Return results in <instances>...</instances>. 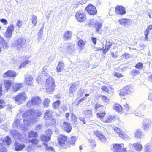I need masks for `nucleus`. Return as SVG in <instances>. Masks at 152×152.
Returning a JSON list of instances; mask_svg holds the SVG:
<instances>
[{"label": "nucleus", "mask_w": 152, "mask_h": 152, "mask_svg": "<svg viewBox=\"0 0 152 152\" xmlns=\"http://www.w3.org/2000/svg\"><path fill=\"white\" fill-rule=\"evenodd\" d=\"M132 75H138L140 72L139 70H133L131 71Z\"/></svg>", "instance_id": "nucleus-54"}, {"label": "nucleus", "mask_w": 152, "mask_h": 152, "mask_svg": "<svg viewBox=\"0 0 152 152\" xmlns=\"http://www.w3.org/2000/svg\"><path fill=\"white\" fill-rule=\"evenodd\" d=\"M60 103V101L58 100L52 103V106L55 109H57L59 106Z\"/></svg>", "instance_id": "nucleus-42"}, {"label": "nucleus", "mask_w": 152, "mask_h": 152, "mask_svg": "<svg viewBox=\"0 0 152 152\" xmlns=\"http://www.w3.org/2000/svg\"><path fill=\"white\" fill-rule=\"evenodd\" d=\"M123 143L114 144L113 145V151L114 152H127V149L124 147Z\"/></svg>", "instance_id": "nucleus-5"}, {"label": "nucleus", "mask_w": 152, "mask_h": 152, "mask_svg": "<svg viewBox=\"0 0 152 152\" xmlns=\"http://www.w3.org/2000/svg\"><path fill=\"white\" fill-rule=\"evenodd\" d=\"M70 115V113L69 112L66 113L65 114V117L66 120V121H69V117Z\"/></svg>", "instance_id": "nucleus-60"}, {"label": "nucleus", "mask_w": 152, "mask_h": 152, "mask_svg": "<svg viewBox=\"0 0 152 152\" xmlns=\"http://www.w3.org/2000/svg\"><path fill=\"white\" fill-rule=\"evenodd\" d=\"M64 67V64L62 61L59 62L58 64V66L57 67V71L60 72L62 71Z\"/></svg>", "instance_id": "nucleus-32"}, {"label": "nucleus", "mask_w": 152, "mask_h": 152, "mask_svg": "<svg viewBox=\"0 0 152 152\" xmlns=\"http://www.w3.org/2000/svg\"><path fill=\"white\" fill-rule=\"evenodd\" d=\"M11 143V140L9 136H7L4 140L2 139H0V145H3L7 144L8 146L10 145Z\"/></svg>", "instance_id": "nucleus-14"}, {"label": "nucleus", "mask_w": 152, "mask_h": 152, "mask_svg": "<svg viewBox=\"0 0 152 152\" xmlns=\"http://www.w3.org/2000/svg\"><path fill=\"white\" fill-rule=\"evenodd\" d=\"M50 99L48 98H45L43 103V105L45 107H49V104L50 102Z\"/></svg>", "instance_id": "nucleus-40"}, {"label": "nucleus", "mask_w": 152, "mask_h": 152, "mask_svg": "<svg viewBox=\"0 0 152 152\" xmlns=\"http://www.w3.org/2000/svg\"><path fill=\"white\" fill-rule=\"evenodd\" d=\"M142 134L141 130L137 129L134 133V137L137 138H140L142 137Z\"/></svg>", "instance_id": "nucleus-28"}, {"label": "nucleus", "mask_w": 152, "mask_h": 152, "mask_svg": "<svg viewBox=\"0 0 152 152\" xmlns=\"http://www.w3.org/2000/svg\"><path fill=\"white\" fill-rule=\"evenodd\" d=\"M23 86V85L22 83H16L13 86V89L14 91L16 92Z\"/></svg>", "instance_id": "nucleus-24"}, {"label": "nucleus", "mask_w": 152, "mask_h": 152, "mask_svg": "<svg viewBox=\"0 0 152 152\" xmlns=\"http://www.w3.org/2000/svg\"><path fill=\"white\" fill-rule=\"evenodd\" d=\"M2 44L4 49H7L8 48L9 46L8 43L6 42L3 41L2 42Z\"/></svg>", "instance_id": "nucleus-56"}, {"label": "nucleus", "mask_w": 152, "mask_h": 152, "mask_svg": "<svg viewBox=\"0 0 152 152\" xmlns=\"http://www.w3.org/2000/svg\"><path fill=\"white\" fill-rule=\"evenodd\" d=\"M13 98L16 103L18 104H20L23 102L25 101L27 98V97L25 93L23 92L19 93Z\"/></svg>", "instance_id": "nucleus-2"}, {"label": "nucleus", "mask_w": 152, "mask_h": 152, "mask_svg": "<svg viewBox=\"0 0 152 152\" xmlns=\"http://www.w3.org/2000/svg\"><path fill=\"white\" fill-rule=\"evenodd\" d=\"M63 129L64 131L68 133L71 132L72 127L70 123L64 121L63 123Z\"/></svg>", "instance_id": "nucleus-12"}, {"label": "nucleus", "mask_w": 152, "mask_h": 152, "mask_svg": "<svg viewBox=\"0 0 152 152\" xmlns=\"http://www.w3.org/2000/svg\"><path fill=\"white\" fill-rule=\"evenodd\" d=\"M35 116L33 119V121H34V122H36L37 121V118L41 117L42 115V113L41 111L39 110H36V111H35Z\"/></svg>", "instance_id": "nucleus-25"}, {"label": "nucleus", "mask_w": 152, "mask_h": 152, "mask_svg": "<svg viewBox=\"0 0 152 152\" xmlns=\"http://www.w3.org/2000/svg\"><path fill=\"white\" fill-rule=\"evenodd\" d=\"M89 141L90 143L89 146L91 147V149H94L96 145V143L95 140L90 139L89 140Z\"/></svg>", "instance_id": "nucleus-35"}, {"label": "nucleus", "mask_w": 152, "mask_h": 152, "mask_svg": "<svg viewBox=\"0 0 152 152\" xmlns=\"http://www.w3.org/2000/svg\"><path fill=\"white\" fill-rule=\"evenodd\" d=\"M38 136L37 132L34 131H31L28 132V137L31 139L28 140L27 142H26V143L29 142L31 144V145L27 146V150L28 152H32L35 149L34 146H36L38 145L39 140L38 139L36 138Z\"/></svg>", "instance_id": "nucleus-1"}, {"label": "nucleus", "mask_w": 152, "mask_h": 152, "mask_svg": "<svg viewBox=\"0 0 152 152\" xmlns=\"http://www.w3.org/2000/svg\"><path fill=\"white\" fill-rule=\"evenodd\" d=\"M6 106L5 100L3 99H0V109L4 108Z\"/></svg>", "instance_id": "nucleus-46"}, {"label": "nucleus", "mask_w": 152, "mask_h": 152, "mask_svg": "<svg viewBox=\"0 0 152 152\" xmlns=\"http://www.w3.org/2000/svg\"><path fill=\"white\" fill-rule=\"evenodd\" d=\"M45 133L47 135H42L40 136V139L41 141L44 142H47L51 139V135L52 134V131L50 129L47 130Z\"/></svg>", "instance_id": "nucleus-6"}, {"label": "nucleus", "mask_w": 152, "mask_h": 152, "mask_svg": "<svg viewBox=\"0 0 152 152\" xmlns=\"http://www.w3.org/2000/svg\"><path fill=\"white\" fill-rule=\"evenodd\" d=\"M94 25L96 32H98L102 27V24L98 22H96L94 23Z\"/></svg>", "instance_id": "nucleus-36"}, {"label": "nucleus", "mask_w": 152, "mask_h": 152, "mask_svg": "<svg viewBox=\"0 0 152 152\" xmlns=\"http://www.w3.org/2000/svg\"><path fill=\"white\" fill-rule=\"evenodd\" d=\"M116 13L121 15H123L126 13L125 8L121 6H117L115 8Z\"/></svg>", "instance_id": "nucleus-16"}, {"label": "nucleus", "mask_w": 152, "mask_h": 152, "mask_svg": "<svg viewBox=\"0 0 152 152\" xmlns=\"http://www.w3.org/2000/svg\"><path fill=\"white\" fill-rule=\"evenodd\" d=\"M75 16L77 20L80 22L84 21L86 18V15L83 12L80 10L76 12Z\"/></svg>", "instance_id": "nucleus-8"}, {"label": "nucleus", "mask_w": 152, "mask_h": 152, "mask_svg": "<svg viewBox=\"0 0 152 152\" xmlns=\"http://www.w3.org/2000/svg\"><path fill=\"white\" fill-rule=\"evenodd\" d=\"M67 137L63 134H60L57 139V142L59 146L64 148H66Z\"/></svg>", "instance_id": "nucleus-4"}, {"label": "nucleus", "mask_w": 152, "mask_h": 152, "mask_svg": "<svg viewBox=\"0 0 152 152\" xmlns=\"http://www.w3.org/2000/svg\"><path fill=\"white\" fill-rule=\"evenodd\" d=\"M12 84V82L8 80H6L4 81V86L5 88V90L6 91H8V90L10 88Z\"/></svg>", "instance_id": "nucleus-21"}, {"label": "nucleus", "mask_w": 152, "mask_h": 152, "mask_svg": "<svg viewBox=\"0 0 152 152\" xmlns=\"http://www.w3.org/2000/svg\"><path fill=\"white\" fill-rule=\"evenodd\" d=\"M28 60H25L21 64L19 68L20 69L22 67H24L26 66V64H28Z\"/></svg>", "instance_id": "nucleus-57"}, {"label": "nucleus", "mask_w": 152, "mask_h": 152, "mask_svg": "<svg viewBox=\"0 0 152 152\" xmlns=\"http://www.w3.org/2000/svg\"><path fill=\"white\" fill-rule=\"evenodd\" d=\"M22 22L19 20L17 21L16 25L18 27H20L22 25Z\"/></svg>", "instance_id": "nucleus-62"}, {"label": "nucleus", "mask_w": 152, "mask_h": 152, "mask_svg": "<svg viewBox=\"0 0 152 152\" xmlns=\"http://www.w3.org/2000/svg\"><path fill=\"white\" fill-rule=\"evenodd\" d=\"M35 111V110L33 109L27 110L23 113L22 116L24 118L32 116L34 114Z\"/></svg>", "instance_id": "nucleus-17"}, {"label": "nucleus", "mask_w": 152, "mask_h": 152, "mask_svg": "<svg viewBox=\"0 0 152 152\" xmlns=\"http://www.w3.org/2000/svg\"><path fill=\"white\" fill-rule=\"evenodd\" d=\"M114 117L111 115L106 116L104 118L103 120L102 121L104 123H109L111 122L114 119Z\"/></svg>", "instance_id": "nucleus-23"}, {"label": "nucleus", "mask_w": 152, "mask_h": 152, "mask_svg": "<svg viewBox=\"0 0 152 152\" xmlns=\"http://www.w3.org/2000/svg\"><path fill=\"white\" fill-rule=\"evenodd\" d=\"M85 45V43L84 42L81 40H80L78 42V46L81 50L83 49Z\"/></svg>", "instance_id": "nucleus-43"}, {"label": "nucleus", "mask_w": 152, "mask_h": 152, "mask_svg": "<svg viewBox=\"0 0 152 152\" xmlns=\"http://www.w3.org/2000/svg\"><path fill=\"white\" fill-rule=\"evenodd\" d=\"M53 112L52 110H47L44 114V119L45 120H50L53 117Z\"/></svg>", "instance_id": "nucleus-15"}, {"label": "nucleus", "mask_w": 152, "mask_h": 152, "mask_svg": "<svg viewBox=\"0 0 152 152\" xmlns=\"http://www.w3.org/2000/svg\"><path fill=\"white\" fill-rule=\"evenodd\" d=\"M31 102L33 105L38 106L41 103L42 100L39 97L35 96L32 97L31 101H28L27 103V104H28L30 103Z\"/></svg>", "instance_id": "nucleus-9"}, {"label": "nucleus", "mask_w": 152, "mask_h": 152, "mask_svg": "<svg viewBox=\"0 0 152 152\" xmlns=\"http://www.w3.org/2000/svg\"><path fill=\"white\" fill-rule=\"evenodd\" d=\"M3 94L2 85V84H0V98L2 96Z\"/></svg>", "instance_id": "nucleus-63"}, {"label": "nucleus", "mask_w": 152, "mask_h": 152, "mask_svg": "<svg viewBox=\"0 0 152 152\" xmlns=\"http://www.w3.org/2000/svg\"><path fill=\"white\" fill-rule=\"evenodd\" d=\"M112 45L111 42H107L105 45V49L103 51L105 50L106 51H107L111 47Z\"/></svg>", "instance_id": "nucleus-47"}, {"label": "nucleus", "mask_w": 152, "mask_h": 152, "mask_svg": "<svg viewBox=\"0 0 152 152\" xmlns=\"http://www.w3.org/2000/svg\"><path fill=\"white\" fill-rule=\"evenodd\" d=\"M152 150L150 146L149 145H146L144 147V152H151Z\"/></svg>", "instance_id": "nucleus-49"}, {"label": "nucleus", "mask_w": 152, "mask_h": 152, "mask_svg": "<svg viewBox=\"0 0 152 152\" xmlns=\"http://www.w3.org/2000/svg\"><path fill=\"white\" fill-rule=\"evenodd\" d=\"M133 91L132 86L130 85L127 86L120 90L119 95L121 97H124L128 94L132 93Z\"/></svg>", "instance_id": "nucleus-3"}, {"label": "nucleus", "mask_w": 152, "mask_h": 152, "mask_svg": "<svg viewBox=\"0 0 152 152\" xmlns=\"http://www.w3.org/2000/svg\"><path fill=\"white\" fill-rule=\"evenodd\" d=\"M56 120L55 118H52L50 120V122L48 124L50 126H55L56 125Z\"/></svg>", "instance_id": "nucleus-44"}, {"label": "nucleus", "mask_w": 152, "mask_h": 152, "mask_svg": "<svg viewBox=\"0 0 152 152\" xmlns=\"http://www.w3.org/2000/svg\"><path fill=\"white\" fill-rule=\"evenodd\" d=\"M25 40L23 39H20L15 42V45H23L25 43Z\"/></svg>", "instance_id": "nucleus-45"}, {"label": "nucleus", "mask_w": 152, "mask_h": 152, "mask_svg": "<svg viewBox=\"0 0 152 152\" xmlns=\"http://www.w3.org/2000/svg\"><path fill=\"white\" fill-rule=\"evenodd\" d=\"M66 51L68 53H70L72 52V48L71 47L69 46H68L66 48Z\"/></svg>", "instance_id": "nucleus-58"}, {"label": "nucleus", "mask_w": 152, "mask_h": 152, "mask_svg": "<svg viewBox=\"0 0 152 152\" xmlns=\"http://www.w3.org/2000/svg\"><path fill=\"white\" fill-rule=\"evenodd\" d=\"M23 45H15V46L17 47V49L19 50H22L23 48Z\"/></svg>", "instance_id": "nucleus-59"}, {"label": "nucleus", "mask_w": 152, "mask_h": 152, "mask_svg": "<svg viewBox=\"0 0 152 152\" xmlns=\"http://www.w3.org/2000/svg\"><path fill=\"white\" fill-rule=\"evenodd\" d=\"M71 120L72 121V124L74 127L77 126L78 124L77 118L73 113H72L71 116Z\"/></svg>", "instance_id": "nucleus-22"}, {"label": "nucleus", "mask_w": 152, "mask_h": 152, "mask_svg": "<svg viewBox=\"0 0 152 152\" xmlns=\"http://www.w3.org/2000/svg\"><path fill=\"white\" fill-rule=\"evenodd\" d=\"M31 20L32 21V23L34 25V26H36L37 21V16L34 15H33L32 17Z\"/></svg>", "instance_id": "nucleus-41"}, {"label": "nucleus", "mask_w": 152, "mask_h": 152, "mask_svg": "<svg viewBox=\"0 0 152 152\" xmlns=\"http://www.w3.org/2000/svg\"><path fill=\"white\" fill-rule=\"evenodd\" d=\"M101 89L105 92H107L108 93L109 92V90L108 88L105 86H103L101 87Z\"/></svg>", "instance_id": "nucleus-52"}, {"label": "nucleus", "mask_w": 152, "mask_h": 152, "mask_svg": "<svg viewBox=\"0 0 152 152\" xmlns=\"http://www.w3.org/2000/svg\"><path fill=\"white\" fill-rule=\"evenodd\" d=\"M113 110L120 114H121L123 112V109L122 106L119 104L115 103L113 106Z\"/></svg>", "instance_id": "nucleus-19"}, {"label": "nucleus", "mask_w": 152, "mask_h": 152, "mask_svg": "<svg viewBox=\"0 0 152 152\" xmlns=\"http://www.w3.org/2000/svg\"><path fill=\"white\" fill-rule=\"evenodd\" d=\"M46 85L55 84L53 79L51 77H49L46 80Z\"/></svg>", "instance_id": "nucleus-38"}, {"label": "nucleus", "mask_w": 152, "mask_h": 152, "mask_svg": "<svg viewBox=\"0 0 152 152\" xmlns=\"http://www.w3.org/2000/svg\"><path fill=\"white\" fill-rule=\"evenodd\" d=\"M84 114L87 118H90L92 117L93 115L92 111L90 110H86L84 112Z\"/></svg>", "instance_id": "nucleus-33"}, {"label": "nucleus", "mask_w": 152, "mask_h": 152, "mask_svg": "<svg viewBox=\"0 0 152 152\" xmlns=\"http://www.w3.org/2000/svg\"><path fill=\"white\" fill-rule=\"evenodd\" d=\"M86 10L90 15H95L97 12L96 7L91 4L86 7Z\"/></svg>", "instance_id": "nucleus-11"}, {"label": "nucleus", "mask_w": 152, "mask_h": 152, "mask_svg": "<svg viewBox=\"0 0 152 152\" xmlns=\"http://www.w3.org/2000/svg\"><path fill=\"white\" fill-rule=\"evenodd\" d=\"M128 20L126 19H122L119 21L120 24L124 25L127 22Z\"/></svg>", "instance_id": "nucleus-51"}, {"label": "nucleus", "mask_w": 152, "mask_h": 152, "mask_svg": "<svg viewBox=\"0 0 152 152\" xmlns=\"http://www.w3.org/2000/svg\"><path fill=\"white\" fill-rule=\"evenodd\" d=\"M14 29V26L12 24H11L8 27L5 32V37L7 38H10L12 36V33Z\"/></svg>", "instance_id": "nucleus-13"}, {"label": "nucleus", "mask_w": 152, "mask_h": 152, "mask_svg": "<svg viewBox=\"0 0 152 152\" xmlns=\"http://www.w3.org/2000/svg\"><path fill=\"white\" fill-rule=\"evenodd\" d=\"M93 134L102 142H105L107 141V139L100 131L95 130L93 132Z\"/></svg>", "instance_id": "nucleus-7"}, {"label": "nucleus", "mask_w": 152, "mask_h": 152, "mask_svg": "<svg viewBox=\"0 0 152 152\" xmlns=\"http://www.w3.org/2000/svg\"><path fill=\"white\" fill-rule=\"evenodd\" d=\"M79 120H80V121L82 122L83 123V124H86V122L85 119V118H84V117L82 118V117H80L79 118Z\"/></svg>", "instance_id": "nucleus-64"}, {"label": "nucleus", "mask_w": 152, "mask_h": 152, "mask_svg": "<svg viewBox=\"0 0 152 152\" xmlns=\"http://www.w3.org/2000/svg\"><path fill=\"white\" fill-rule=\"evenodd\" d=\"M72 34L71 31H67L65 32L63 35V37L64 40H68L71 37Z\"/></svg>", "instance_id": "nucleus-26"}, {"label": "nucleus", "mask_w": 152, "mask_h": 152, "mask_svg": "<svg viewBox=\"0 0 152 152\" xmlns=\"http://www.w3.org/2000/svg\"><path fill=\"white\" fill-rule=\"evenodd\" d=\"M102 99L104 102H107L109 101V99L104 95H101Z\"/></svg>", "instance_id": "nucleus-50"}, {"label": "nucleus", "mask_w": 152, "mask_h": 152, "mask_svg": "<svg viewBox=\"0 0 152 152\" xmlns=\"http://www.w3.org/2000/svg\"><path fill=\"white\" fill-rule=\"evenodd\" d=\"M114 131L116 132L119 137L123 139H126L129 137V136L124 132L117 127L114 128Z\"/></svg>", "instance_id": "nucleus-10"}, {"label": "nucleus", "mask_w": 152, "mask_h": 152, "mask_svg": "<svg viewBox=\"0 0 152 152\" xmlns=\"http://www.w3.org/2000/svg\"><path fill=\"white\" fill-rule=\"evenodd\" d=\"M143 66L141 62H138L136 65L135 67L136 68L140 69L142 68Z\"/></svg>", "instance_id": "nucleus-55"}, {"label": "nucleus", "mask_w": 152, "mask_h": 152, "mask_svg": "<svg viewBox=\"0 0 152 152\" xmlns=\"http://www.w3.org/2000/svg\"><path fill=\"white\" fill-rule=\"evenodd\" d=\"M15 148L16 151H19L22 150L25 147V145L20 143L18 142H15L14 144Z\"/></svg>", "instance_id": "nucleus-18"}, {"label": "nucleus", "mask_w": 152, "mask_h": 152, "mask_svg": "<svg viewBox=\"0 0 152 152\" xmlns=\"http://www.w3.org/2000/svg\"><path fill=\"white\" fill-rule=\"evenodd\" d=\"M132 146L134 147L135 149L137 151H140L142 148V145L139 143H135L132 144Z\"/></svg>", "instance_id": "nucleus-34"}, {"label": "nucleus", "mask_w": 152, "mask_h": 152, "mask_svg": "<svg viewBox=\"0 0 152 152\" xmlns=\"http://www.w3.org/2000/svg\"><path fill=\"white\" fill-rule=\"evenodd\" d=\"M77 89L76 85L75 84H72L69 89V93L70 94L73 93Z\"/></svg>", "instance_id": "nucleus-31"}, {"label": "nucleus", "mask_w": 152, "mask_h": 152, "mask_svg": "<svg viewBox=\"0 0 152 152\" xmlns=\"http://www.w3.org/2000/svg\"><path fill=\"white\" fill-rule=\"evenodd\" d=\"M4 75L6 76H16L18 74L14 71L9 70L6 72Z\"/></svg>", "instance_id": "nucleus-29"}, {"label": "nucleus", "mask_w": 152, "mask_h": 152, "mask_svg": "<svg viewBox=\"0 0 152 152\" xmlns=\"http://www.w3.org/2000/svg\"><path fill=\"white\" fill-rule=\"evenodd\" d=\"M76 140L75 137H71L68 141L67 142L66 148L70 147L71 146L75 144Z\"/></svg>", "instance_id": "nucleus-20"}, {"label": "nucleus", "mask_w": 152, "mask_h": 152, "mask_svg": "<svg viewBox=\"0 0 152 152\" xmlns=\"http://www.w3.org/2000/svg\"><path fill=\"white\" fill-rule=\"evenodd\" d=\"M120 52L118 51L116 52L115 53L114 52H111V54L112 57L114 58H117L119 55Z\"/></svg>", "instance_id": "nucleus-48"}, {"label": "nucleus", "mask_w": 152, "mask_h": 152, "mask_svg": "<svg viewBox=\"0 0 152 152\" xmlns=\"http://www.w3.org/2000/svg\"><path fill=\"white\" fill-rule=\"evenodd\" d=\"M106 113L105 112H101L98 113L96 114V116L97 118H99L100 119L103 121L104 119L103 118L104 117Z\"/></svg>", "instance_id": "nucleus-30"}, {"label": "nucleus", "mask_w": 152, "mask_h": 152, "mask_svg": "<svg viewBox=\"0 0 152 152\" xmlns=\"http://www.w3.org/2000/svg\"><path fill=\"white\" fill-rule=\"evenodd\" d=\"M104 107V106L103 105L100 104L99 103L97 102L95 104L94 108L96 111H98L100 109H103Z\"/></svg>", "instance_id": "nucleus-39"}, {"label": "nucleus", "mask_w": 152, "mask_h": 152, "mask_svg": "<svg viewBox=\"0 0 152 152\" xmlns=\"http://www.w3.org/2000/svg\"><path fill=\"white\" fill-rule=\"evenodd\" d=\"M49 68V66H44L42 69V75L43 76H47L48 75V69Z\"/></svg>", "instance_id": "nucleus-37"}, {"label": "nucleus", "mask_w": 152, "mask_h": 152, "mask_svg": "<svg viewBox=\"0 0 152 152\" xmlns=\"http://www.w3.org/2000/svg\"><path fill=\"white\" fill-rule=\"evenodd\" d=\"M43 145L45 146V148L47 150H53V147H48L47 144L46 143H43Z\"/></svg>", "instance_id": "nucleus-61"}, {"label": "nucleus", "mask_w": 152, "mask_h": 152, "mask_svg": "<svg viewBox=\"0 0 152 152\" xmlns=\"http://www.w3.org/2000/svg\"><path fill=\"white\" fill-rule=\"evenodd\" d=\"M130 108V106L128 104H126L124 105L123 110H124L126 111H128L129 110Z\"/></svg>", "instance_id": "nucleus-53"}, {"label": "nucleus", "mask_w": 152, "mask_h": 152, "mask_svg": "<svg viewBox=\"0 0 152 152\" xmlns=\"http://www.w3.org/2000/svg\"><path fill=\"white\" fill-rule=\"evenodd\" d=\"M55 87V84L54 85H46V89L47 92H51L54 90Z\"/></svg>", "instance_id": "nucleus-27"}]
</instances>
